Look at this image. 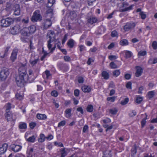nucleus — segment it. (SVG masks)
<instances>
[{
	"mask_svg": "<svg viewBox=\"0 0 157 157\" xmlns=\"http://www.w3.org/2000/svg\"><path fill=\"white\" fill-rule=\"evenodd\" d=\"M25 65L26 64L22 65L19 69V75L17 76L16 79V84L18 87H23L27 81L31 82L33 81L36 78L34 76L32 70L29 69L27 74Z\"/></svg>",
	"mask_w": 157,
	"mask_h": 157,
	"instance_id": "f257e3e1",
	"label": "nucleus"
},
{
	"mask_svg": "<svg viewBox=\"0 0 157 157\" xmlns=\"http://www.w3.org/2000/svg\"><path fill=\"white\" fill-rule=\"evenodd\" d=\"M46 17V18L44 20L43 23L44 28L45 29H48L51 25L52 22L54 20L52 9H49L47 11Z\"/></svg>",
	"mask_w": 157,
	"mask_h": 157,
	"instance_id": "f03ea898",
	"label": "nucleus"
},
{
	"mask_svg": "<svg viewBox=\"0 0 157 157\" xmlns=\"http://www.w3.org/2000/svg\"><path fill=\"white\" fill-rule=\"evenodd\" d=\"M14 21L13 18L8 17L5 19H2L0 21V26L2 27L9 26L13 24Z\"/></svg>",
	"mask_w": 157,
	"mask_h": 157,
	"instance_id": "7ed1b4c3",
	"label": "nucleus"
},
{
	"mask_svg": "<svg viewBox=\"0 0 157 157\" xmlns=\"http://www.w3.org/2000/svg\"><path fill=\"white\" fill-rule=\"evenodd\" d=\"M9 74L7 68H3L0 71V78L2 80H5Z\"/></svg>",
	"mask_w": 157,
	"mask_h": 157,
	"instance_id": "20e7f679",
	"label": "nucleus"
},
{
	"mask_svg": "<svg viewBox=\"0 0 157 157\" xmlns=\"http://www.w3.org/2000/svg\"><path fill=\"white\" fill-rule=\"evenodd\" d=\"M40 11L39 10H36L33 13L31 20L33 22L37 21L41 19Z\"/></svg>",
	"mask_w": 157,
	"mask_h": 157,
	"instance_id": "39448f33",
	"label": "nucleus"
},
{
	"mask_svg": "<svg viewBox=\"0 0 157 157\" xmlns=\"http://www.w3.org/2000/svg\"><path fill=\"white\" fill-rule=\"evenodd\" d=\"M20 28L19 25H15L10 29V32L13 35H16L20 32Z\"/></svg>",
	"mask_w": 157,
	"mask_h": 157,
	"instance_id": "423d86ee",
	"label": "nucleus"
},
{
	"mask_svg": "<svg viewBox=\"0 0 157 157\" xmlns=\"http://www.w3.org/2000/svg\"><path fill=\"white\" fill-rule=\"evenodd\" d=\"M29 29L27 28H24L21 31V32L22 35L21 39L22 41L23 42H25V40L23 38V36H29Z\"/></svg>",
	"mask_w": 157,
	"mask_h": 157,
	"instance_id": "0eeeda50",
	"label": "nucleus"
},
{
	"mask_svg": "<svg viewBox=\"0 0 157 157\" xmlns=\"http://www.w3.org/2000/svg\"><path fill=\"white\" fill-rule=\"evenodd\" d=\"M54 41L48 40V47L50 51V52H52L55 49L56 45L53 43Z\"/></svg>",
	"mask_w": 157,
	"mask_h": 157,
	"instance_id": "6e6552de",
	"label": "nucleus"
},
{
	"mask_svg": "<svg viewBox=\"0 0 157 157\" xmlns=\"http://www.w3.org/2000/svg\"><path fill=\"white\" fill-rule=\"evenodd\" d=\"M135 24L133 22H128L124 26V29L125 31H128L131 29L133 28L135 26Z\"/></svg>",
	"mask_w": 157,
	"mask_h": 157,
	"instance_id": "1a4fd4ad",
	"label": "nucleus"
},
{
	"mask_svg": "<svg viewBox=\"0 0 157 157\" xmlns=\"http://www.w3.org/2000/svg\"><path fill=\"white\" fill-rule=\"evenodd\" d=\"M18 52L17 48H14L10 56V59L12 62H14L17 59V56Z\"/></svg>",
	"mask_w": 157,
	"mask_h": 157,
	"instance_id": "9d476101",
	"label": "nucleus"
},
{
	"mask_svg": "<svg viewBox=\"0 0 157 157\" xmlns=\"http://www.w3.org/2000/svg\"><path fill=\"white\" fill-rule=\"evenodd\" d=\"M47 38L49 39L48 40L54 41L55 39V34L54 32L51 30L49 31L47 34Z\"/></svg>",
	"mask_w": 157,
	"mask_h": 157,
	"instance_id": "9b49d317",
	"label": "nucleus"
},
{
	"mask_svg": "<svg viewBox=\"0 0 157 157\" xmlns=\"http://www.w3.org/2000/svg\"><path fill=\"white\" fill-rule=\"evenodd\" d=\"M11 149L15 152H17L21 150L22 148V147L18 145L15 144H12L10 145Z\"/></svg>",
	"mask_w": 157,
	"mask_h": 157,
	"instance_id": "f8f14e48",
	"label": "nucleus"
},
{
	"mask_svg": "<svg viewBox=\"0 0 157 157\" xmlns=\"http://www.w3.org/2000/svg\"><path fill=\"white\" fill-rule=\"evenodd\" d=\"M8 147V145L6 143H4L0 147V155L4 154L6 151Z\"/></svg>",
	"mask_w": 157,
	"mask_h": 157,
	"instance_id": "ddd939ff",
	"label": "nucleus"
},
{
	"mask_svg": "<svg viewBox=\"0 0 157 157\" xmlns=\"http://www.w3.org/2000/svg\"><path fill=\"white\" fill-rule=\"evenodd\" d=\"M136 72L135 73L136 76L137 77L140 76L143 73V69L140 67H136Z\"/></svg>",
	"mask_w": 157,
	"mask_h": 157,
	"instance_id": "4468645a",
	"label": "nucleus"
},
{
	"mask_svg": "<svg viewBox=\"0 0 157 157\" xmlns=\"http://www.w3.org/2000/svg\"><path fill=\"white\" fill-rule=\"evenodd\" d=\"M14 14L16 16L19 15L20 13V9L19 6L16 5L15 6L14 8Z\"/></svg>",
	"mask_w": 157,
	"mask_h": 157,
	"instance_id": "2eb2a0df",
	"label": "nucleus"
},
{
	"mask_svg": "<svg viewBox=\"0 0 157 157\" xmlns=\"http://www.w3.org/2000/svg\"><path fill=\"white\" fill-rule=\"evenodd\" d=\"M5 116L7 121L15 120L13 118L12 115L10 112H9L8 113L6 112Z\"/></svg>",
	"mask_w": 157,
	"mask_h": 157,
	"instance_id": "dca6fc26",
	"label": "nucleus"
},
{
	"mask_svg": "<svg viewBox=\"0 0 157 157\" xmlns=\"http://www.w3.org/2000/svg\"><path fill=\"white\" fill-rule=\"evenodd\" d=\"M36 117L39 120H45L47 118L46 115L45 114L37 113L36 115Z\"/></svg>",
	"mask_w": 157,
	"mask_h": 157,
	"instance_id": "f3484780",
	"label": "nucleus"
},
{
	"mask_svg": "<svg viewBox=\"0 0 157 157\" xmlns=\"http://www.w3.org/2000/svg\"><path fill=\"white\" fill-rule=\"evenodd\" d=\"M27 28L29 29V34L34 33L36 30V26L34 25H32Z\"/></svg>",
	"mask_w": 157,
	"mask_h": 157,
	"instance_id": "a211bd4d",
	"label": "nucleus"
},
{
	"mask_svg": "<svg viewBox=\"0 0 157 157\" xmlns=\"http://www.w3.org/2000/svg\"><path fill=\"white\" fill-rule=\"evenodd\" d=\"M43 77L44 78L49 79L51 77V74L48 71H46L43 74Z\"/></svg>",
	"mask_w": 157,
	"mask_h": 157,
	"instance_id": "6ab92c4d",
	"label": "nucleus"
},
{
	"mask_svg": "<svg viewBox=\"0 0 157 157\" xmlns=\"http://www.w3.org/2000/svg\"><path fill=\"white\" fill-rule=\"evenodd\" d=\"M155 94L154 91H149L147 94V98H148L151 99L153 98Z\"/></svg>",
	"mask_w": 157,
	"mask_h": 157,
	"instance_id": "aec40b11",
	"label": "nucleus"
},
{
	"mask_svg": "<svg viewBox=\"0 0 157 157\" xmlns=\"http://www.w3.org/2000/svg\"><path fill=\"white\" fill-rule=\"evenodd\" d=\"M102 76L105 79H107L109 77V73L106 71H103L102 73Z\"/></svg>",
	"mask_w": 157,
	"mask_h": 157,
	"instance_id": "412c9836",
	"label": "nucleus"
},
{
	"mask_svg": "<svg viewBox=\"0 0 157 157\" xmlns=\"http://www.w3.org/2000/svg\"><path fill=\"white\" fill-rule=\"evenodd\" d=\"M46 137H45L44 135L43 134H41L40 136V138L38 139V141L40 143H42L45 140Z\"/></svg>",
	"mask_w": 157,
	"mask_h": 157,
	"instance_id": "4be33fe9",
	"label": "nucleus"
},
{
	"mask_svg": "<svg viewBox=\"0 0 157 157\" xmlns=\"http://www.w3.org/2000/svg\"><path fill=\"white\" fill-rule=\"evenodd\" d=\"M19 127L20 129H25L27 128V125L25 123L20 122L19 123Z\"/></svg>",
	"mask_w": 157,
	"mask_h": 157,
	"instance_id": "5701e85b",
	"label": "nucleus"
},
{
	"mask_svg": "<svg viewBox=\"0 0 157 157\" xmlns=\"http://www.w3.org/2000/svg\"><path fill=\"white\" fill-rule=\"evenodd\" d=\"M74 43V41L73 40L71 39L68 41L67 44L70 48H72L73 47Z\"/></svg>",
	"mask_w": 157,
	"mask_h": 157,
	"instance_id": "b1692460",
	"label": "nucleus"
},
{
	"mask_svg": "<svg viewBox=\"0 0 157 157\" xmlns=\"http://www.w3.org/2000/svg\"><path fill=\"white\" fill-rule=\"evenodd\" d=\"M149 63L150 64H155L157 63V58H153L150 59Z\"/></svg>",
	"mask_w": 157,
	"mask_h": 157,
	"instance_id": "393cba45",
	"label": "nucleus"
},
{
	"mask_svg": "<svg viewBox=\"0 0 157 157\" xmlns=\"http://www.w3.org/2000/svg\"><path fill=\"white\" fill-rule=\"evenodd\" d=\"M55 2V0H48V3L47 5V7L50 8Z\"/></svg>",
	"mask_w": 157,
	"mask_h": 157,
	"instance_id": "a878e982",
	"label": "nucleus"
},
{
	"mask_svg": "<svg viewBox=\"0 0 157 157\" xmlns=\"http://www.w3.org/2000/svg\"><path fill=\"white\" fill-rule=\"evenodd\" d=\"M5 106L6 108V112L8 113L9 112H10V110L11 108V104L10 103H8Z\"/></svg>",
	"mask_w": 157,
	"mask_h": 157,
	"instance_id": "bb28decb",
	"label": "nucleus"
},
{
	"mask_svg": "<svg viewBox=\"0 0 157 157\" xmlns=\"http://www.w3.org/2000/svg\"><path fill=\"white\" fill-rule=\"evenodd\" d=\"M36 138L34 135L30 137L29 138L27 139V141L28 142L33 143L34 142Z\"/></svg>",
	"mask_w": 157,
	"mask_h": 157,
	"instance_id": "cd10ccee",
	"label": "nucleus"
},
{
	"mask_svg": "<svg viewBox=\"0 0 157 157\" xmlns=\"http://www.w3.org/2000/svg\"><path fill=\"white\" fill-rule=\"evenodd\" d=\"M97 19L94 17L88 19V22L91 24H93L97 21Z\"/></svg>",
	"mask_w": 157,
	"mask_h": 157,
	"instance_id": "c85d7f7f",
	"label": "nucleus"
},
{
	"mask_svg": "<svg viewBox=\"0 0 157 157\" xmlns=\"http://www.w3.org/2000/svg\"><path fill=\"white\" fill-rule=\"evenodd\" d=\"M120 44L122 45H126L128 44V42L127 40L124 39L121 40Z\"/></svg>",
	"mask_w": 157,
	"mask_h": 157,
	"instance_id": "c756f323",
	"label": "nucleus"
},
{
	"mask_svg": "<svg viewBox=\"0 0 157 157\" xmlns=\"http://www.w3.org/2000/svg\"><path fill=\"white\" fill-rule=\"evenodd\" d=\"M33 151V149L31 148L28 149L27 151V153L29 155V156H32V153Z\"/></svg>",
	"mask_w": 157,
	"mask_h": 157,
	"instance_id": "7c9ffc66",
	"label": "nucleus"
},
{
	"mask_svg": "<svg viewBox=\"0 0 157 157\" xmlns=\"http://www.w3.org/2000/svg\"><path fill=\"white\" fill-rule=\"evenodd\" d=\"M93 109V106L92 105H88L86 108V110L87 111L89 112H92Z\"/></svg>",
	"mask_w": 157,
	"mask_h": 157,
	"instance_id": "2f4dec72",
	"label": "nucleus"
},
{
	"mask_svg": "<svg viewBox=\"0 0 157 157\" xmlns=\"http://www.w3.org/2000/svg\"><path fill=\"white\" fill-rule=\"evenodd\" d=\"M145 114L146 115L145 117L141 121V124L142 127L144 126L146 123V120L147 119V115L146 113H145Z\"/></svg>",
	"mask_w": 157,
	"mask_h": 157,
	"instance_id": "473e14b6",
	"label": "nucleus"
},
{
	"mask_svg": "<svg viewBox=\"0 0 157 157\" xmlns=\"http://www.w3.org/2000/svg\"><path fill=\"white\" fill-rule=\"evenodd\" d=\"M147 54V52L145 51H140L138 53V56H143Z\"/></svg>",
	"mask_w": 157,
	"mask_h": 157,
	"instance_id": "72a5a7b5",
	"label": "nucleus"
},
{
	"mask_svg": "<svg viewBox=\"0 0 157 157\" xmlns=\"http://www.w3.org/2000/svg\"><path fill=\"white\" fill-rule=\"evenodd\" d=\"M118 58V56L116 55H110L108 56V58L111 60H113Z\"/></svg>",
	"mask_w": 157,
	"mask_h": 157,
	"instance_id": "f704fd0d",
	"label": "nucleus"
},
{
	"mask_svg": "<svg viewBox=\"0 0 157 157\" xmlns=\"http://www.w3.org/2000/svg\"><path fill=\"white\" fill-rule=\"evenodd\" d=\"M113 73L114 76L117 77L120 75V72L119 70H116L113 71Z\"/></svg>",
	"mask_w": 157,
	"mask_h": 157,
	"instance_id": "c9c22d12",
	"label": "nucleus"
},
{
	"mask_svg": "<svg viewBox=\"0 0 157 157\" xmlns=\"http://www.w3.org/2000/svg\"><path fill=\"white\" fill-rule=\"evenodd\" d=\"M38 60L37 59H35L34 60H33L31 59L30 61V62L32 65L34 66Z\"/></svg>",
	"mask_w": 157,
	"mask_h": 157,
	"instance_id": "e433bc0d",
	"label": "nucleus"
},
{
	"mask_svg": "<svg viewBox=\"0 0 157 157\" xmlns=\"http://www.w3.org/2000/svg\"><path fill=\"white\" fill-rule=\"evenodd\" d=\"M124 52L125 53L126 57L127 58H128L131 57L132 56V52H131L129 51H125Z\"/></svg>",
	"mask_w": 157,
	"mask_h": 157,
	"instance_id": "4c0bfd02",
	"label": "nucleus"
},
{
	"mask_svg": "<svg viewBox=\"0 0 157 157\" xmlns=\"http://www.w3.org/2000/svg\"><path fill=\"white\" fill-rule=\"evenodd\" d=\"M117 111L116 108L110 109L109 110V113L113 115L117 113Z\"/></svg>",
	"mask_w": 157,
	"mask_h": 157,
	"instance_id": "58836bf2",
	"label": "nucleus"
},
{
	"mask_svg": "<svg viewBox=\"0 0 157 157\" xmlns=\"http://www.w3.org/2000/svg\"><path fill=\"white\" fill-rule=\"evenodd\" d=\"M143 98L141 97H137L136 100V102L138 104H140L143 100Z\"/></svg>",
	"mask_w": 157,
	"mask_h": 157,
	"instance_id": "ea45409f",
	"label": "nucleus"
},
{
	"mask_svg": "<svg viewBox=\"0 0 157 157\" xmlns=\"http://www.w3.org/2000/svg\"><path fill=\"white\" fill-rule=\"evenodd\" d=\"M140 15L141 16V18L143 19H145L146 17V15L145 13L143 12H141L140 13Z\"/></svg>",
	"mask_w": 157,
	"mask_h": 157,
	"instance_id": "a19ab883",
	"label": "nucleus"
},
{
	"mask_svg": "<svg viewBox=\"0 0 157 157\" xmlns=\"http://www.w3.org/2000/svg\"><path fill=\"white\" fill-rule=\"evenodd\" d=\"M129 99L128 98H125L124 100H122L121 101V104L122 105H125L128 102Z\"/></svg>",
	"mask_w": 157,
	"mask_h": 157,
	"instance_id": "79ce46f5",
	"label": "nucleus"
},
{
	"mask_svg": "<svg viewBox=\"0 0 157 157\" xmlns=\"http://www.w3.org/2000/svg\"><path fill=\"white\" fill-rule=\"evenodd\" d=\"M66 124V121H62L59 122L58 124V127H59L61 126H64Z\"/></svg>",
	"mask_w": 157,
	"mask_h": 157,
	"instance_id": "37998d69",
	"label": "nucleus"
},
{
	"mask_svg": "<svg viewBox=\"0 0 157 157\" xmlns=\"http://www.w3.org/2000/svg\"><path fill=\"white\" fill-rule=\"evenodd\" d=\"M131 151L132 155V154L133 155L136 154V147L134 146V147L131 149Z\"/></svg>",
	"mask_w": 157,
	"mask_h": 157,
	"instance_id": "c03bdc74",
	"label": "nucleus"
},
{
	"mask_svg": "<svg viewBox=\"0 0 157 157\" xmlns=\"http://www.w3.org/2000/svg\"><path fill=\"white\" fill-rule=\"evenodd\" d=\"M16 97L17 99L19 100L22 99L23 98V95L20 94H17L16 95Z\"/></svg>",
	"mask_w": 157,
	"mask_h": 157,
	"instance_id": "a18cd8bd",
	"label": "nucleus"
},
{
	"mask_svg": "<svg viewBox=\"0 0 157 157\" xmlns=\"http://www.w3.org/2000/svg\"><path fill=\"white\" fill-rule=\"evenodd\" d=\"M51 94L52 96L56 97L58 95V93L56 90H53L51 92Z\"/></svg>",
	"mask_w": 157,
	"mask_h": 157,
	"instance_id": "49530a36",
	"label": "nucleus"
},
{
	"mask_svg": "<svg viewBox=\"0 0 157 157\" xmlns=\"http://www.w3.org/2000/svg\"><path fill=\"white\" fill-rule=\"evenodd\" d=\"M133 6H134L133 5H132L128 7H125L124 9L122 10V11H128V10H131L132 9V8L133 7Z\"/></svg>",
	"mask_w": 157,
	"mask_h": 157,
	"instance_id": "de8ad7c7",
	"label": "nucleus"
},
{
	"mask_svg": "<svg viewBox=\"0 0 157 157\" xmlns=\"http://www.w3.org/2000/svg\"><path fill=\"white\" fill-rule=\"evenodd\" d=\"M110 66L112 68H116L117 67V65L114 62H112L110 64Z\"/></svg>",
	"mask_w": 157,
	"mask_h": 157,
	"instance_id": "09e8293b",
	"label": "nucleus"
},
{
	"mask_svg": "<svg viewBox=\"0 0 157 157\" xmlns=\"http://www.w3.org/2000/svg\"><path fill=\"white\" fill-rule=\"evenodd\" d=\"M111 36L113 37H117V33L116 31H113L111 33Z\"/></svg>",
	"mask_w": 157,
	"mask_h": 157,
	"instance_id": "8fccbe9b",
	"label": "nucleus"
},
{
	"mask_svg": "<svg viewBox=\"0 0 157 157\" xmlns=\"http://www.w3.org/2000/svg\"><path fill=\"white\" fill-rule=\"evenodd\" d=\"M115 98L116 97H108L107 98V100L108 101H110L111 102H113L115 100Z\"/></svg>",
	"mask_w": 157,
	"mask_h": 157,
	"instance_id": "3c124183",
	"label": "nucleus"
},
{
	"mask_svg": "<svg viewBox=\"0 0 157 157\" xmlns=\"http://www.w3.org/2000/svg\"><path fill=\"white\" fill-rule=\"evenodd\" d=\"M36 125V124L34 122H32L29 124V126L30 128L33 129Z\"/></svg>",
	"mask_w": 157,
	"mask_h": 157,
	"instance_id": "603ef678",
	"label": "nucleus"
},
{
	"mask_svg": "<svg viewBox=\"0 0 157 157\" xmlns=\"http://www.w3.org/2000/svg\"><path fill=\"white\" fill-rule=\"evenodd\" d=\"M152 46L154 49H157V42L155 41H154L152 43Z\"/></svg>",
	"mask_w": 157,
	"mask_h": 157,
	"instance_id": "864d4df0",
	"label": "nucleus"
},
{
	"mask_svg": "<svg viewBox=\"0 0 157 157\" xmlns=\"http://www.w3.org/2000/svg\"><path fill=\"white\" fill-rule=\"evenodd\" d=\"M79 50L81 52L84 51L85 50V47L83 45H79Z\"/></svg>",
	"mask_w": 157,
	"mask_h": 157,
	"instance_id": "5fc2aeb1",
	"label": "nucleus"
},
{
	"mask_svg": "<svg viewBox=\"0 0 157 157\" xmlns=\"http://www.w3.org/2000/svg\"><path fill=\"white\" fill-rule=\"evenodd\" d=\"M64 60L67 62H69L71 60L70 57L68 56H65L64 57Z\"/></svg>",
	"mask_w": 157,
	"mask_h": 157,
	"instance_id": "6e6d98bb",
	"label": "nucleus"
},
{
	"mask_svg": "<svg viewBox=\"0 0 157 157\" xmlns=\"http://www.w3.org/2000/svg\"><path fill=\"white\" fill-rule=\"evenodd\" d=\"M71 112V109H67L66 110L65 113L66 114H68V117H70V113Z\"/></svg>",
	"mask_w": 157,
	"mask_h": 157,
	"instance_id": "4d7b16f0",
	"label": "nucleus"
},
{
	"mask_svg": "<svg viewBox=\"0 0 157 157\" xmlns=\"http://www.w3.org/2000/svg\"><path fill=\"white\" fill-rule=\"evenodd\" d=\"M136 114V112L134 111H132V112L129 113V115L130 117H133L135 116Z\"/></svg>",
	"mask_w": 157,
	"mask_h": 157,
	"instance_id": "13d9d810",
	"label": "nucleus"
},
{
	"mask_svg": "<svg viewBox=\"0 0 157 157\" xmlns=\"http://www.w3.org/2000/svg\"><path fill=\"white\" fill-rule=\"evenodd\" d=\"M78 82L79 83H82L83 82V79L82 77H79L78 79Z\"/></svg>",
	"mask_w": 157,
	"mask_h": 157,
	"instance_id": "bf43d9fd",
	"label": "nucleus"
},
{
	"mask_svg": "<svg viewBox=\"0 0 157 157\" xmlns=\"http://www.w3.org/2000/svg\"><path fill=\"white\" fill-rule=\"evenodd\" d=\"M103 122L105 124L111 122L110 119L109 118H106V119L103 120Z\"/></svg>",
	"mask_w": 157,
	"mask_h": 157,
	"instance_id": "052dcab7",
	"label": "nucleus"
},
{
	"mask_svg": "<svg viewBox=\"0 0 157 157\" xmlns=\"http://www.w3.org/2000/svg\"><path fill=\"white\" fill-rule=\"evenodd\" d=\"M79 91L78 89H76L75 90L74 92V95L76 96H77V97L79 95Z\"/></svg>",
	"mask_w": 157,
	"mask_h": 157,
	"instance_id": "680f3d73",
	"label": "nucleus"
},
{
	"mask_svg": "<svg viewBox=\"0 0 157 157\" xmlns=\"http://www.w3.org/2000/svg\"><path fill=\"white\" fill-rule=\"evenodd\" d=\"M29 18L27 17H26L25 18L23 19L22 20V22L25 23H27L29 22Z\"/></svg>",
	"mask_w": 157,
	"mask_h": 157,
	"instance_id": "e2e57ef3",
	"label": "nucleus"
},
{
	"mask_svg": "<svg viewBox=\"0 0 157 157\" xmlns=\"http://www.w3.org/2000/svg\"><path fill=\"white\" fill-rule=\"evenodd\" d=\"M77 111L79 112L82 114L83 113V111L82 108L81 107H78L77 109Z\"/></svg>",
	"mask_w": 157,
	"mask_h": 157,
	"instance_id": "0e129e2a",
	"label": "nucleus"
},
{
	"mask_svg": "<svg viewBox=\"0 0 157 157\" xmlns=\"http://www.w3.org/2000/svg\"><path fill=\"white\" fill-rule=\"evenodd\" d=\"M67 34H66L64 35V38H63V40L62 41V44H63L65 43V42L66 40H67Z\"/></svg>",
	"mask_w": 157,
	"mask_h": 157,
	"instance_id": "69168bd1",
	"label": "nucleus"
},
{
	"mask_svg": "<svg viewBox=\"0 0 157 157\" xmlns=\"http://www.w3.org/2000/svg\"><path fill=\"white\" fill-rule=\"evenodd\" d=\"M110 153H105L103 154L102 157H111V155H110Z\"/></svg>",
	"mask_w": 157,
	"mask_h": 157,
	"instance_id": "338daca9",
	"label": "nucleus"
},
{
	"mask_svg": "<svg viewBox=\"0 0 157 157\" xmlns=\"http://www.w3.org/2000/svg\"><path fill=\"white\" fill-rule=\"evenodd\" d=\"M88 126L87 125H85L83 127L82 131L83 132H85L86 130L88 129Z\"/></svg>",
	"mask_w": 157,
	"mask_h": 157,
	"instance_id": "774afa93",
	"label": "nucleus"
}]
</instances>
